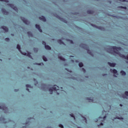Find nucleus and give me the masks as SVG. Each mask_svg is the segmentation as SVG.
I'll return each mask as SVG.
<instances>
[{"label":"nucleus","mask_w":128,"mask_h":128,"mask_svg":"<svg viewBox=\"0 0 128 128\" xmlns=\"http://www.w3.org/2000/svg\"><path fill=\"white\" fill-rule=\"evenodd\" d=\"M42 60H44V62H46L48 60L46 57L44 56H42Z\"/></svg>","instance_id":"nucleus-24"},{"label":"nucleus","mask_w":128,"mask_h":128,"mask_svg":"<svg viewBox=\"0 0 128 128\" xmlns=\"http://www.w3.org/2000/svg\"><path fill=\"white\" fill-rule=\"evenodd\" d=\"M120 0V2L122 0Z\"/></svg>","instance_id":"nucleus-51"},{"label":"nucleus","mask_w":128,"mask_h":128,"mask_svg":"<svg viewBox=\"0 0 128 128\" xmlns=\"http://www.w3.org/2000/svg\"><path fill=\"white\" fill-rule=\"evenodd\" d=\"M114 76H115L116 78V75H114Z\"/></svg>","instance_id":"nucleus-45"},{"label":"nucleus","mask_w":128,"mask_h":128,"mask_svg":"<svg viewBox=\"0 0 128 128\" xmlns=\"http://www.w3.org/2000/svg\"><path fill=\"white\" fill-rule=\"evenodd\" d=\"M78 66L80 68H82V66H84V64H82V62H80L78 64Z\"/></svg>","instance_id":"nucleus-23"},{"label":"nucleus","mask_w":128,"mask_h":128,"mask_svg":"<svg viewBox=\"0 0 128 128\" xmlns=\"http://www.w3.org/2000/svg\"><path fill=\"white\" fill-rule=\"evenodd\" d=\"M7 6H10V8H13V10H16V12H18V8H16V6H14V4H8Z\"/></svg>","instance_id":"nucleus-4"},{"label":"nucleus","mask_w":128,"mask_h":128,"mask_svg":"<svg viewBox=\"0 0 128 128\" xmlns=\"http://www.w3.org/2000/svg\"><path fill=\"white\" fill-rule=\"evenodd\" d=\"M34 50L35 51V52H38V50L36 48H34Z\"/></svg>","instance_id":"nucleus-34"},{"label":"nucleus","mask_w":128,"mask_h":128,"mask_svg":"<svg viewBox=\"0 0 128 128\" xmlns=\"http://www.w3.org/2000/svg\"><path fill=\"white\" fill-rule=\"evenodd\" d=\"M1 28L4 30V32H8V27L6 26H2Z\"/></svg>","instance_id":"nucleus-9"},{"label":"nucleus","mask_w":128,"mask_h":128,"mask_svg":"<svg viewBox=\"0 0 128 128\" xmlns=\"http://www.w3.org/2000/svg\"><path fill=\"white\" fill-rule=\"evenodd\" d=\"M5 124H6V122H4Z\"/></svg>","instance_id":"nucleus-50"},{"label":"nucleus","mask_w":128,"mask_h":128,"mask_svg":"<svg viewBox=\"0 0 128 128\" xmlns=\"http://www.w3.org/2000/svg\"><path fill=\"white\" fill-rule=\"evenodd\" d=\"M58 86L54 85L53 87L49 88V92H50V94H52V92H54V90L55 92H58V90H60V89H58Z\"/></svg>","instance_id":"nucleus-2"},{"label":"nucleus","mask_w":128,"mask_h":128,"mask_svg":"<svg viewBox=\"0 0 128 128\" xmlns=\"http://www.w3.org/2000/svg\"><path fill=\"white\" fill-rule=\"evenodd\" d=\"M56 18H58V20H62V22H64V18H62V17L58 15H56Z\"/></svg>","instance_id":"nucleus-17"},{"label":"nucleus","mask_w":128,"mask_h":128,"mask_svg":"<svg viewBox=\"0 0 128 128\" xmlns=\"http://www.w3.org/2000/svg\"><path fill=\"white\" fill-rule=\"evenodd\" d=\"M22 54H23L24 56H28L30 58H32V56H30V52H28V53L26 52H22Z\"/></svg>","instance_id":"nucleus-5"},{"label":"nucleus","mask_w":128,"mask_h":128,"mask_svg":"<svg viewBox=\"0 0 128 128\" xmlns=\"http://www.w3.org/2000/svg\"><path fill=\"white\" fill-rule=\"evenodd\" d=\"M42 44L44 46H46V42H44V41H42Z\"/></svg>","instance_id":"nucleus-27"},{"label":"nucleus","mask_w":128,"mask_h":128,"mask_svg":"<svg viewBox=\"0 0 128 128\" xmlns=\"http://www.w3.org/2000/svg\"><path fill=\"white\" fill-rule=\"evenodd\" d=\"M119 8H124V10H126V6H120L118 7Z\"/></svg>","instance_id":"nucleus-26"},{"label":"nucleus","mask_w":128,"mask_h":128,"mask_svg":"<svg viewBox=\"0 0 128 128\" xmlns=\"http://www.w3.org/2000/svg\"><path fill=\"white\" fill-rule=\"evenodd\" d=\"M84 119L85 122H87L86 118H84Z\"/></svg>","instance_id":"nucleus-38"},{"label":"nucleus","mask_w":128,"mask_h":128,"mask_svg":"<svg viewBox=\"0 0 128 128\" xmlns=\"http://www.w3.org/2000/svg\"><path fill=\"white\" fill-rule=\"evenodd\" d=\"M26 88H26V90H28V92H30V89H28V88H32V86L30 84H26Z\"/></svg>","instance_id":"nucleus-12"},{"label":"nucleus","mask_w":128,"mask_h":128,"mask_svg":"<svg viewBox=\"0 0 128 128\" xmlns=\"http://www.w3.org/2000/svg\"><path fill=\"white\" fill-rule=\"evenodd\" d=\"M4 120H6V119L4 118H0V122H4Z\"/></svg>","instance_id":"nucleus-25"},{"label":"nucleus","mask_w":128,"mask_h":128,"mask_svg":"<svg viewBox=\"0 0 128 128\" xmlns=\"http://www.w3.org/2000/svg\"><path fill=\"white\" fill-rule=\"evenodd\" d=\"M15 92H16V90H15Z\"/></svg>","instance_id":"nucleus-48"},{"label":"nucleus","mask_w":128,"mask_h":128,"mask_svg":"<svg viewBox=\"0 0 128 128\" xmlns=\"http://www.w3.org/2000/svg\"><path fill=\"white\" fill-rule=\"evenodd\" d=\"M44 48L46 50H52V48H50L48 45L45 46Z\"/></svg>","instance_id":"nucleus-14"},{"label":"nucleus","mask_w":128,"mask_h":128,"mask_svg":"<svg viewBox=\"0 0 128 128\" xmlns=\"http://www.w3.org/2000/svg\"><path fill=\"white\" fill-rule=\"evenodd\" d=\"M21 20L23 21V22H24V24H28V20H26V18H22Z\"/></svg>","instance_id":"nucleus-6"},{"label":"nucleus","mask_w":128,"mask_h":128,"mask_svg":"<svg viewBox=\"0 0 128 128\" xmlns=\"http://www.w3.org/2000/svg\"><path fill=\"white\" fill-rule=\"evenodd\" d=\"M92 26H94V28H96V25L92 24Z\"/></svg>","instance_id":"nucleus-39"},{"label":"nucleus","mask_w":128,"mask_h":128,"mask_svg":"<svg viewBox=\"0 0 128 128\" xmlns=\"http://www.w3.org/2000/svg\"><path fill=\"white\" fill-rule=\"evenodd\" d=\"M70 56V58L72 57V56Z\"/></svg>","instance_id":"nucleus-49"},{"label":"nucleus","mask_w":128,"mask_h":128,"mask_svg":"<svg viewBox=\"0 0 128 128\" xmlns=\"http://www.w3.org/2000/svg\"><path fill=\"white\" fill-rule=\"evenodd\" d=\"M82 70L84 71V72H86V70H84V68H82Z\"/></svg>","instance_id":"nucleus-40"},{"label":"nucleus","mask_w":128,"mask_h":128,"mask_svg":"<svg viewBox=\"0 0 128 128\" xmlns=\"http://www.w3.org/2000/svg\"><path fill=\"white\" fill-rule=\"evenodd\" d=\"M0 110H2L4 112H6L8 111V107H6L4 104H2V106H0Z\"/></svg>","instance_id":"nucleus-3"},{"label":"nucleus","mask_w":128,"mask_h":128,"mask_svg":"<svg viewBox=\"0 0 128 128\" xmlns=\"http://www.w3.org/2000/svg\"><path fill=\"white\" fill-rule=\"evenodd\" d=\"M104 118H106V116H104L103 119L104 120Z\"/></svg>","instance_id":"nucleus-37"},{"label":"nucleus","mask_w":128,"mask_h":128,"mask_svg":"<svg viewBox=\"0 0 128 128\" xmlns=\"http://www.w3.org/2000/svg\"><path fill=\"white\" fill-rule=\"evenodd\" d=\"M124 94H125L126 96H128V91L125 92Z\"/></svg>","instance_id":"nucleus-33"},{"label":"nucleus","mask_w":128,"mask_h":128,"mask_svg":"<svg viewBox=\"0 0 128 128\" xmlns=\"http://www.w3.org/2000/svg\"><path fill=\"white\" fill-rule=\"evenodd\" d=\"M2 12L4 14H8V11H6V9L2 8L1 10Z\"/></svg>","instance_id":"nucleus-11"},{"label":"nucleus","mask_w":128,"mask_h":128,"mask_svg":"<svg viewBox=\"0 0 128 128\" xmlns=\"http://www.w3.org/2000/svg\"><path fill=\"white\" fill-rule=\"evenodd\" d=\"M120 106H122V104H120Z\"/></svg>","instance_id":"nucleus-44"},{"label":"nucleus","mask_w":128,"mask_h":128,"mask_svg":"<svg viewBox=\"0 0 128 128\" xmlns=\"http://www.w3.org/2000/svg\"><path fill=\"white\" fill-rule=\"evenodd\" d=\"M27 34L29 36H32V32H28Z\"/></svg>","instance_id":"nucleus-22"},{"label":"nucleus","mask_w":128,"mask_h":128,"mask_svg":"<svg viewBox=\"0 0 128 128\" xmlns=\"http://www.w3.org/2000/svg\"><path fill=\"white\" fill-rule=\"evenodd\" d=\"M59 126L60 128H64V126H62V124H59Z\"/></svg>","instance_id":"nucleus-32"},{"label":"nucleus","mask_w":128,"mask_h":128,"mask_svg":"<svg viewBox=\"0 0 128 128\" xmlns=\"http://www.w3.org/2000/svg\"><path fill=\"white\" fill-rule=\"evenodd\" d=\"M98 120L96 119V120H95V122H98Z\"/></svg>","instance_id":"nucleus-42"},{"label":"nucleus","mask_w":128,"mask_h":128,"mask_svg":"<svg viewBox=\"0 0 128 128\" xmlns=\"http://www.w3.org/2000/svg\"><path fill=\"white\" fill-rule=\"evenodd\" d=\"M123 2H124V0H123Z\"/></svg>","instance_id":"nucleus-53"},{"label":"nucleus","mask_w":128,"mask_h":128,"mask_svg":"<svg viewBox=\"0 0 128 128\" xmlns=\"http://www.w3.org/2000/svg\"><path fill=\"white\" fill-rule=\"evenodd\" d=\"M70 116H72V118H74V120H76V117H74V114H71Z\"/></svg>","instance_id":"nucleus-29"},{"label":"nucleus","mask_w":128,"mask_h":128,"mask_svg":"<svg viewBox=\"0 0 128 128\" xmlns=\"http://www.w3.org/2000/svg\"><path fill=\"white\" fill-rule=\"evenodd\" d=\"M108 64L110 66H111L112 68H114L116 66V64L111 63L110 62H108Z\"/></svg>","instance_id":"nucleus-8"},{"label":"nucleus","mask_w":128,"mask_h":128,"mask_svg":"<svg viewBox=\"0 0 128 128\" xmlns=\"http://www.w3.org/2000/svg\"><path fill=\"white\" fill-rule=\"evenodd\" d=\"M57 42L58 44H64V43L62 40H58Z\"/></svg>","instance_id":"nucleus-15"},{"label":"nucleus","mask_w":128,"mask_h":128,"mask_svg":"<svg viewBox=\"0 0 128 128\" xmlns=\"http://www.w3.org/2000/svg\"><path fill=\"white\" fill-rule=\"evenodd\" d=\"M104 126V124L102 122H100L99 125H98V126Z\"/></svg>","instance_id":"nucleus-36"},{"label":"nucleus","mask_w":128,"mask_h":128,"mask_svg":"<svg viewBox=\"0 0 128 128\" xmlns=\"http://www.w3.org/2000/svg\"><path fill=\"white\" fill-rule=\"evenodd\" d=\"M35 26L36 28H37V30H38L40 32H42V28H40V25L36 24L35 25Z\"/></svg>","instance_id":"nucleus-7"},{"label":"nucleus","mask_w":128,"mask_h":128,"mask_svg":"<svg viewBox=\"0 0 128 128\" xmlns=\"http://www.w3.org/2000/svg\"><path fill=\"white\" fill-rule=\"evenodd\" d=\"M5 40L6 42H9L10 41V39H9V38H6Z\"/></svg>","instance_id":"nucleus-31"},{"label":"nucleus","mask_w":128,"mask_h":128,"mask_svg":"<svg viewBox=\"0 0 128 128\" xmlns=\"http://www.w3.org/2000/svg\"><path fill=\"white\" fill-rule=\"evenodd\" d=\"M110 72H113V74H118V70H116V69H110Z\"/></svg>","instance_id":"nucleus-13"},{"label":"nucleus","mask_w":128,"mask_h":128,"mask_svg":"<svg viewBox=\"0 0 128 128\" xmlns=\"http://www.w3.org/2000/svg\"><path fill=\"white\" fill-rule=\"evenodd\" d=\"M12 36H14V34H12Z\"/></svg>","instance_id":"nucleus-52"},{"label":"nucleus","mask_w":128,"mask_h":128,"mask_svg":"<svg viewBox=\"0 0 128 128\" xmlns=\"http://www.w3.org/2000/svg\"><path fill=\"white\" fill-rule=\"evenodd\" d=\"M57 94H60V93L59 92H56Z\"/></svg>","instance_id":"nucleus-43"},{"label":"nucleus","mask_w":128,"mask_h":128,"mask_svg":"<svg viewBox=\"0 0 128 128\" xmlns=\"http://www.w3.org/2000/svg\"><path fill=\"white\" fill-rule=\"evenodd\" d=\"M120 72L122 76H126V73L124 70H121Z\"/></svg>","instance_id":"nucleus-21"},{"label":"nucleus","mask_w":128,"mask_h":128,"mask_svg":"<svg viewBox=\"0 0 128 128\" xmlns=\"http://www.w3.org/2000/svg\"><path fill=\"white\" fill-rule=\"evenodd\" d=\"M0 2H8V0H0Z\"/></svg>","instance_id":"nucleus-28"},{"label":"nucleus","mask_w":128,"mask_h":128,"mask_svg":"<svg viewBox=\"0 0 128 128\" xmlns=\"http://www.w3.org/2000/svg\"><path fill=\"white\" fill-rule=\"evenodd\" d=\"M68 42H70V44H74V41H72V40H68Z\"/></svg>","instance_id":"nucleus-30"},{"label":"nucleus","mask_w":128,"mask_h":128,"mask_svg":"<svg viewBox=\"0 0 128 128\" xmlns=\"http://www.w3.org/2000/svg\"><path fill=\"white\" fill-rule=\"evenodd\" d=\"M58 58L60 60H63V62H66V59L62 56H58Z\"/></svg>","instance_id":"nucleus-20"},{"label":"nucleus","mask_w":128,"mask_h":128,"mask_svg":"<svg viewBox=\"0 0 128 128\" xmlns=\"http://www.w3.org/2000/svg\"><path fill=\"white\" fill-rule=\"evenodd\" d=\"M64 22H66V20H64Z\"/></svg>","instance_id":"nucleus-41"},{"label":"nucleus","mask_w":128,"mask_h":128,"mask_svg":"<svg viewBox=\"0 0 128 128\" xmlns=\"http://www.w3.org/2000/svg\"><path fill=\"white\" fill-rule=\"evenodd\" d=\"M38 64V66H40V64Z\"/></svg>","instance_id":"nucleus-47"},{"label":"nucleus","mask_w":128,"mask_h":128,"mask_svg":"<svg viewBox=\"0 0 128 128\" xmlns=\"http://www.w3.org/2000/svg\"><path fill=\"white\" fill-rule=\"evenodd\" d=\"M118 118V120H124V118H120V117H118V118Z\"/></svg>","instance_id":"nucleus-35"},{"label":"nucleus","mask_w":128,"mask_h":128,"mask_svg":"<svg viewBox=\"0 0 128 128\" xmlns=\"http://www.w3.org/2000/svg\"><path fill=\"white\" fill-rule=\"evenodd\" d=\"M86 100H89L90 102H94V100L90 98H86Z\"/></svg>","instance_id":"nucleus-19"},{"label":"nucleus","mask_w":128,"mask_h":128,"mask_svg":"<svg viewBox=\"0 0 128 128\" xmlns=\"http://www.w3.org/2000/svg\"><path fill=\"white\" fill-rule=\"evenodd\" d=\"M39 20H42V22H46V17L44 16H41L39 18Z\"/></svg>","instance_id":"nucleus-10"},{"label":"nucleus","mask_w":128,"mask_h":128,"mask_svg":"<svg viewBox=\"0 0 128 128\" xmlns=\"http://www.w3.org/2000/svg\"><path fill=\"white\" fill-rule=\"evenodd\" d=\"M16 48H18V50L20 52V54H22V52H22V50H20V46L19 44H17Z\"/></svg>","instance_id":"nucleus-16"},{"label":"nucleus","mask_w":128,"mask_h":128,"mask_svg":"<svg viewBox=\"0 0 128 128\" xmlns=\"http://www.w3.org/2000/svg\"><path fill=\"white\" fill-rule=\"evenodd\" d=\"M87 14H94V12L92 10H88L87 11Z\"/></svg>","instance_id":"nucleus-18"},{"label":"nucleus","mask_w":128,"mask_h":128,"mask_svg":"<svg viewBox=\"0 0 128 128\" xmlns=\"http://www.w3.org/2000/svg\"><path fill=\"white\" fill-rule=\"evenodd\" d=\"M80 46H81V48H84V50H87L88 54H90L92 56V51H90V48L88 47V45H86V44H80Z\"/></svg>","instance_id":"nucleus-1"},{"label":"nucleus","mask_w":128,"mask_h":128,"mask_svg":"<svg viewBox=\"0 0 128 128\" xmlns=\"http://www.w3.org/2000/svg\"><path fill=\"white\" fill-rule=\"evenodd\" d=\"M99 118H102V117L100 116V117H99Z\"/></svg>","instance_id":"nucleus-46"}]
</instances>
